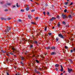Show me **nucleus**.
Wrapping results in <instances>:
<instances>
[{
  "label": "nucleus",
  "instance_id": "e433bc0d",
  "mask_svg": "<svg viewBox=\"0 0 75 75\" xmlns=\"http://www.w3.org/2000/svg\"><path fill=\"white\" fill-rule=\"evenodd\" d=\"M9 54H11V55H13V53H12V52H10V53H9Z\"/></svg>",
  "mask_w": 75,
  "mask_h": 75
},
{
  "label": "nucleus",
  "instance_id": "ddd939ff",
  "mask_svg": "<svg viewBox=\"0 0 75 75\" xmlns=\"http://www.w3.org/2000/svg\"><path fill=\"white\" fill-rule=\"evenodd\" d=\"M59 25H60V23L59 22L57 25V26L59 28Z\"/></svg>",
  "mask_w": 75,
  "mask_h": 75
},
{
  "label": "nucleus",
  "instance_id": "9d476101",
  "mask_svg": "<svg viewBox=\"0 0 75 75\" xmlns=\"http://www.w3.org/2000/svg\"><path fill=\"white\" fill-rule=\"evenodd\" d=\"M60 67H61V69L60 71H63V67L61 65H60Z\"/></svg>",
  "mask_w": 75,
  "mask_h": 75
},
{
  "label": "nucleus",
  "instance_id": "f03ea898",
  "mask_svg": "<svg viewBox=\"0 0 75 75\" xmlns=\"http://www.w3.org/2000/svg\"><path fill=\"white\" fill-rule=\"evenodd\" d=\"M58 36L59 37H60L61 38H63V39H64V37H63V35H62L61 34H59L58 35Z\"/></svg>",
  "mask_w": 75,
  "mask_h": 75
},
{
  "label": "nucleus",
  "instance_id": "3c124183",
  "mask_svg": "<svg viewBox=\"0 0 75 75\" xmlns=\"http://www.w3.org/2000/svg\"><path fill=\"white\" fill-rule=\"evenodd\" d=\"M35 18L36 19V20H37L38 18V17H36Z\"/></svg>",
  "mask_w": 75,
  "mask_h": 75
},
{
  "label": "nucleus",
  "instance_id": "cd10ccee",
  "mask_svg": "<svg viewBox=\"0 0 75 75\" xmlns=\"http://www.w3.org/2000/svg\"><path fill=\"white\" fill-rule=\"evenodd\" d=\"M7 5H8V6H10V5H11V4L7 3Z\"/></svg>",
  "mask_w": 75,
  "mask_h": 75
},
{
  "label": "nucleus",
  "instance_id": "bb28decb",
  "mask_svg": "<svg viewBox=\"0 0 75 75\" xmlns=\"http://www.w3.org/2000/svg\"><path fill=\"white\" fill-rule=\"evenodd\" d=\"M56 40L57 42V41H58V38H56Z\"/></svg>",
  "mask_w": 75,
  "mask_h": 75
},
{
  "label": "nucleus",
  "instance_id": "2eb2a0df",
  "mask_svg": "<svg viewBox=\"0 0 75 75\" xmlns=\"http://www.w3.org/2000/svg\"><path fill=\"white\" fill-rule=\"evenodd\" d=\"M1 20H6V19L5 18H1Z\"/></svg>",
  "mask_w": 75,
  "mask_h": 75
},
{
  "label": "nucleus",
  "instance_id": "412c9836",
  "mask_svg": "<svg viewBox=\"0 0 75 75\" xmlns=\"http://www.w3.org/2000/svg\"><path fill=\"white\" fill-rule=\"evenodd\" d=\"M35 61L36 62H37V63H40V62L37 60H36Z\"/></svg>",
  "mask_w": 75,
  "mask_h": 75
},
{
  "label": "nucleus",
  "instance_id": "0e129e2a",
  "mask_svg": "<svg viewBox=\"0 0 75 75\" xmlns=\"http://www.w3.org/2000/svg\"><path fill=\"white\" fill-rule=\"evenodd\" d=\"M73 50H74V51H75V48L73 49Z\"/></svg>",
  "mask_w": 75,
  "mask_h": 75
},
{
  "label": "nucleus",
  "instance_id": "c9c22d12",
  "mask_svg": "<svg viewBox=\"0 0 75 75\" xmlns=\"http://www.w3.org/2000/svg\"><path fill=\"white\" fill-rule=\"evenodd\" d=\"M10 19H11V18H7L8 20H10Z\"/></svg>",
  "mask_w": 75,
  "mask_h": 75
},
{
  "label": "nucleus",
  "instance_id": "69168bd1",
  "mask_svg": "<svg viewBox=\"0 0 75 75\" xmlns=\"http://www.w3.org/2000/svg\"><path fill=\"white\" fill-rule=\"evenodd\" d=\"M60 75H63V73H61V74H60Z\"/></svg>",
  "mask_w": 75,
  "mask_h": 75
},
{
  "label": "nucleus",
  "instance_id": "4468645a",
  "mask_svg": "<svg viewBox=\"0 0 75 75\" xmlns=\"http://www.w3.org/2000/svg\"><path fill=\"white\" fill-rule=\"evenodd\" d=\"M55 54H56L55 52H52L51 53V55H54Z\"/></svg>",
  "mask_w": 75,
  "mask_h": 75
},
{
  "label": "nucleus",
  "instance_id": "7c9ffc66",
  "mask_svg": "<svg viewBox=\"0 0 75 75\" xmlns=\"http://www.w3.org/2000/svg\"><path fill=\"white\" fill-rule=\"evenodd\" d=\"M57 18H58V19H59V16H57Z\"/></svg>",
  "mask_w": 75,
  "mask_h": 75
},
{
  "label": "nucleus",
  "instance_id": "1a4fd4ad",
  "mask_svg": "<svg viewBox=\"0 0 75 75\" xmlns=\"http://www.w3.org/2000/svg\"><path fill=\"white\" fill-rule=\"evenodd\" d=\"M39 57V55H37V56L35 55H33V57Z\"/></svg>",
  "mask_w": 75,
  "mask_h": 75
},
{
  "label": "nucleus",
  "instance_id": "09e8293b",
  "mask_svg": "<svg viewBox=\"0 0 75 75\" xmlns=\"http://www.w3.org/2000/svg\"><path fill=\"white\" fill-rule=\"evenodd\" d=\"M43 13L44 14V15H45V12H44Z\"/></svg>",
  "mask_w": 75,
  "mask_h": 75
},
{
  "label": "nucleus",
  "instance_id": "4c0bfd02",
  "mask_svg": "<svg viewBox=\"0 0 75 75\" xmlns=\"http://www.w3.org/2000/svg\"><path fill=\"white\" fill-rule=\"evenodd\" d=\"M31 23L33 24H35V23L34 22H31Z\"/></svg>",
  "mask_w": 75,
  "mask_h": 75
},
{
  "label": "nucleus",
  "instance_id": "dca6fc26",
  "mask_svg": "<svg viewBox=\"0 0 75 75\" xmlns=\"http://www.w3.org/2000/svg\"><path fill=\"white\" fill-rule=\"evenodd\" d=\"M69 62H70V63L71 64H72V60H71V59H69Z\"/></svg>",
  "mask_w": 75,
  "mask_h": 75
},
{
  "label": "nucleus",
  "instance_id": "423d86ee",
  "mask_svg": "<svg viewBox=\"0 0 75 75\" xmlns=\"http://www.w3.org/2000/svg\"><path fill=\"white\" fill-rule=\"evenodd\" d=\"M28 18H29V19H31L32 17L31 16V15H30V14L28 15Z\"/></svg>",
  "mask_w": 75,
  "mask_h": 75
},
{
  "label": "nucleus",
  "instance_id": "8fccbe9b",
  "mask_svg": "<svg viewBox=\"0 0 75 75\" xmlns=\"http://www.w3.org/2000/svg\"><path fill=\"white\" fill-rule=\"evenodd\" d=\"M6 74L7 75H10V74H8V73H6Z\"/></svg>",
  "mask_w": 75,
  "mask_h": 75
},
{
  "label": "nucleus",
  "instance_id": "5fc2aeb1",
  "mask_svg": "<svg viewBox=\"0 0 75 75\" xmlns=\"http://www.w3.org/2000/svg\"><path fill=\"white\" fill-rule=\"evenodd\" d=\"M13 8H14V7H16V6H13Z\"/></svg>",
  "mask_w": 75,
  "mask_h": 75
},
{
  "label": "nucleus",
  "instance_id": "4be33fe9",
  "mask_svg": "<svg viewBox=\"0 0 75 75\" xmlns=\"http://www.w3.org/2000/svg\"><path fill=\"white\" fill-rule=\"evenodd\" d=\"M21 64L22 65V66H24V64H23V62H21Z\"/></svg>",
  "mask_w": 75,
  "mask_h": 75
},
{
  "label": "nucleus",
  "instance_id": "c756f323",
  "mask_svg": "<svg viewBox=\"0 0 75 75\" xmlns=\"http://www.w3.org/2000/svg\"><path fill=\"white\" fill-rule=\"evenodd\" d=\"M68 2L64 3V4L65 5H67V4H68Z\"/></svg>",
  "mask_w": 75,
  "mask_h": 75
},
{
  "label": "nucleus",
  "instance_id": "393cba45",
  "mask_svg": "<svg viewBox=\"0 0 75 75\" xmlns=\"http://www.w3.org/2000/svg\"><path fill=\"white\" fill-rule=\"evenodd\" d=\"M21 12H24V9H21Z\"/></svg>",
  "mask_w": 75,
  "mask_h": 75
},
{
  "label": "nucleus",
  "instance_id": "79ce46f5",
  "mask_svg": "<svg viewBox=\"0 0 75 75\" xmlns=\"http://www.w3.org/2000/svg\"><path fill=\"white\" fill-rule=\"evenodd\" d=\"M55 70H56V71H58V69L57 68L55 69Z\"/></svg>",
  "mask_w": 75,
  "mask_h": 75
},
{
  "label": "nucleus",
  "instance_id": "de8ad7c7",
  "mask_svg": "<svg viewBox=\"0 0 75 75\" xmlns=\"http://www.w3.org/2000/svg\"><path fill=\"white\" fill-rule=\"evenodd\" d=\"M64 47H65V48L67 49V46H64Z\"/></svg>",
  "mask_w": 75,
  "mask_h": 75
},
{
  "label": "nucleus",
  "instance_id": "603ef678",
  "mask_svg": "<svg viewBox=\"0 0 75 75\" xmlns=\"http://www.w3.org/2000/svg\"><path fill=\"white\" fill-rule=\"evenodd\" d=\"M45 31H46L47 30V28H45Z\"/></svg>",
  "mask_w": 75,
  "mask_h": 75
},
{
  "label": "nucleus",
  "instance_id": "680f3d73",
  "mask_svg": "<svg viewBox=\"0 0 75 75\" xmlns=\"http://www.w3.org/2000/svg\"><path fill=\"white\" fill-rule=\"evenodd\" d=\"M35 3H36V4H39L38 3H37L36 2H35Z\"/></svg>",
  "mask_w": 75,
  "mask_h": 75
},
{
  "label": "nucleus",
  "instance_id": "ea45409f",
  "mask_svg": "<svg viewBox=\"0 0 75 75\" xmlns=\"http://www.w3.org/2000/svg\"><path fill=\"white\" fill-rule=\"evenodd\" d=\"M35 43V44H37V41H35L34 42Z\"/></svg>",
  "mask_w": 75,
  "mask_h": 75
},
{
  "label": "nucleus",
  "instance_id": "58836bf2",
  "mask_svg": "<svg viewBox=\"0 0 75 75\" xmlns=\"http://www.w3.org/2000/svg\"><path fill=\"white\" fill-rule=\"evenodd\" d=\"M66 42H67V43H69V40H66Z\"/></svg>",
  "mask_w": 75,
  "mask_h": 75
},
{
  "label": "nucleus",
  "instance_id": "0eeeda50",
  "mask_svg": "<svg viewBox=\"0 0 75 75\" xmlns=\"http://www.w3.org/2000/svg\"><path fill=\"white\" fill-rule=\"evenodd\" d=\"M72 69H69V68H68V72H69V73H71V71H72Z\"/></svg>",
  "mask_w": 75,
  "mask_h": 75
},
{
  "label": "nucleus",
  "instance_id": "774afa93",
  "mask_svg": "<svg viewBox=\"0 0 75 75\" xmlns=\"http://www.w3.org/2000/svg\"><path fill=\"white\" fill-rule=\"evenodd\" d=\"M65 75H67V73H66L65 74Z\"/></svg>",
  "mask_w": 75,
  "mask_h": 75
},
{
  "label": "nucleus",
  "instance_id": "7ed1b4c3",
  "mask_svg": "<svg viewBox=\"0 0 75 75\" xmlns=\"http://www.w3.org/2000/svg\"><path fill=\"white\" fill-rule=\"evenodd\" d=\"M44 68H45V67H44L42 68L39 67L38 68V70H40V71H42L43 69H44Z\"/></svg>",
  "mask_w": 75,
  "mask_h": 75
},
{
  "label": "nucleus",
  "instance_id": "f3484780",
  "mask_svg": "<svg viewBox=\"0 0 75 75\" xmlns=\"http://www.w3.org/2000/svg\"><path fill=\"white\" fill-rule=\"evenodd\" d=\"M52 50H55V48L54 46H53L52 47H51Z\"/></svg>",
  "mask_w": 75,
  "mask_h": 75
},
{
  "label": "nucleus",
  "instance_id": "6e6552de",
  "mask_svg": "<svg viewBox=\"0 0 75 75\" xmlns=\"http://www.w3.org/2000/svg\"><path fill=\"white\" fill-rule=\"evenodd\" d=\"M55 18L54 17H52L51 19H50V21H53L54 20H55Z\"/></svg>",
  "mask_w": 75,
  "mask_h": 75
},
{
  "label": "nucleus",
  "instance_id": "c03bdc74",
  "mask_svg": "<svg viewBox=\"0 0 75 75\" xmlns=\"http://www.w3.org/2000/svg\"><path fill=\"white\" fill-rule=\"evenodd\" d=\"M18 75H20V73H19V72H18L17 73Z\"/></svg>",
  "mask_w": 75,
  "mask_h": 75
},
{
  "label": "nucleus",
  "instance_id": "a18cd8bd",
  "mask_svg": "<svg viewBox=\"0 0 75 75\" xmlns=\"http://www.w3.org/2000/svg\"><path fill=\"white\" fill-rule=\"evenodd\" d=\"M18 21H19V22H21V19H19L18 20Z\"/></svg>",
  "mask_w": 75,
  "mask_h": 75
},
{
  "label": "nucleus",
  "instance_id": "aec40b11",
  "mask_svg": "<svg viewBox=\"0 0 75 75\" xmlns=\"http://www.w3.org/2000/svg\"><path fill=\"white\" fill-rule=\"evenodd\" d=\"M1 51L3 53H5V52H6V51H3V50H1Z\"/></svg>",
  "mask_w": 75,
  "mask_h": 75
},
{
  "label": "nucleus",
  "instance_id": "f8f14e48",
  "mask_svg": "<svg viewBox=\"0 0 75 75\" xmlns=\"http://www.w3.org/2000/svg\"><path fill=\"white\" fill-rule=\"evenodd\" d=\"M68 17L69 18H72V16L71 15H69L68 16Z\"/></svg>",
  "mask_w": 75,
  "mask_h": 75
},
{
  "label": "nucleus",
  "instance_id": "6e6d98bb",
  "mask_svg": "<svg viewBox=\"0 0 75 75\" xmlns=\"http://www.w3.org/2000/svg\"><path fill=\"white\" fill-rule=\"evenodd\" d=\"M5 11H8V9H5Z\"/></svg>",
  "mask_w": 75,
  "mask_h": 75
},
{
  "label": "nucleus",
  "instance_id": "39448f33",
  "mask_svg": "<svg viewBox=\"0 0 75 75\" xmlns=\"http://www.w3.org/2000/svg\"><path fill=\"white\" fill-rule=\"evenodd\" d=\"M21 61H24L25 60V58H24V57H21Z\"/></svg>",
  "mask_w": 75,
  "mask_h": 75
},
{
  "label": "nucleus",
  "instance_id": "72a5a7b5",
  "mask_svg": "<svg viewBox=\"0 0 75 75\" xmlns=\"http://www.w3.org/2000/svg\"><path fill=\"white\" fill-rule=\"evenodd\" d=\"M49 35H52V33H49Z\"/></svg>",
  "mask_w": 75,
  "mask_h": 75
},
{
  "label": "nucleus",
  "instance_id": "13d9d810",
  "mask_svg": "<svg viewBox=\"0 0 75 75\" xmlns=\"http://www.w3.org/2000/svg\"><path fill=\"white\" fill-rule=\"evenodd\" d=\"M3 2H0L1 4H3Z\"/></svg>",
  "mask_w": 75,
  "mask_h": 75
},
{
  "label": "nucleus",
  "instance_id": "6ab92c4d",
  "mask_svg": "<svg viewBox=\"0 0 75 75\" xmlns=\"http://www.w3.org/2000/svg\"><path fill=\"white\" fill-rule=\"evenodd\" d=\"M62 24H64V25H65V24H66V23H65V22L64 21L62 22Z\"/></svg>",
  "mask_w": 75,
  "mask_h": 75
},
{
  "label": "nucleus",
  "instance_id": "b1692460",
  "mask_svg": "<svg viewBox=\"0 0 75 75\" xmlns=\"http://www.w3.org/2000/svg\"><path fill=\"white\" fill-rule=\"evenodd\" d=\"M58 66H59V65H58V64H57L55 65V67H58Z\"/></svg>",
  "mask_w": 75,
  "mask_h": 75
},
{
  "label": "nucleus",
  "instance_id": "864d4df0",
  "mask_svg": "<svg viewBox=\"0 0 75 75\" xmlns=\"http://www.w3.org/2000/svg\"><path fill=\"white\" fill-rule=\"evenodd\" d=\"M50 14V13H49V12H47V14Z\"/></svg>",
  "mask_w": 75,
  "mask_h": 75
},
{
  "label": "nucleus",
  "instance_id": "20e7f679",
  "mask_svg": "<svg viewBox=\"0 0 75 75\" xmlns=\"http://www.w3.org/2000/svg\"><path fill=\"white\" fill-rule=\"evenodd\" d=\"M62 16L63 18V19H65L66 17H67V16L66 15H64L63 14H62Z\"/></svg>",
  "mask_w": 75,
  "mask_h": 75
},
{
  "label": "nucleus",
  "instance_id": "37998d69",
  "mask_svg": "<svg viewBox=\"0 0 75 75\" xmlns=\"http://www.w3.org/2000/svg\"><path fill=\"white\" fill-rule=\"evenodd\" d=\"M73 2L71 3L70 4V5H72V4H73Z\"/></svg>",
  "mask_w": 75,
  "mask_h": 75
},
{
  "label": "nucleus",
  "instance_id": "a19ab883",
  "mask_svg": "<svg viewBox=\"0 0 75 75\" xmlns=\"http://www.w3.org/2000/svg\"><path fill=\"white\" fill-rule=\"evenodd\" d=\"M37 71V69H36L35 70V72H36Z\"/></svg>",
  "mask_w": 75,
  "mask_h": 75
},
{
  "label": "nucleus",
  "instance_id": "5701e85b",
  "mask_svg": "<svg viewBox=\"0 0 75 75\" xmlns=\"http://www.w3.org/2000/svg\"><path fill=\"white\" fill-rule=\"evenodd\" d=\"M16 6H17V7H20L19 5H18V3H17L16 4Z\"/></svg>",
  "mask_w": 75,
  "mask_h": 75
},
{
  "label": "nucleus",
  "instance_id": "9b49d317",
  "mask_svg": "<svg viewBox=\"0 0 75 75\" xmlns=\"http://www.w3.org/2000/svg\"><path fill=\"white\" fill-rule=\"evenodd\" d=\"M50 48V47H45L46 50H48Z\"/></svg>",
  "mask_w": 75,
  "mask_h": 75
},
{
  "label": "nucleus",
  "instance_id": "f257e3e1",
  "mask_svg": "<svg viewBox=\"0 0 75 75\" xmlns=\"http://www.w3.org/2000/svg\"><path fill=\"white\" fill-rule=\"evenodd\" d=\"M7 27V28L6 29L2 31V33L4 34H6V37H8L9 35L8 33V32H9V31L11 29V28L10 27H8V26Z\"/></svg>",
  "mask_w": 75,
  "mask_h": 75
},
{
  "label": "nucleus",
  "instance_id": "e2e57ef3",
  "mask_svg": "<svg viewBox=\"0 0 75 75\" xmlns=\"http://www.w3.org/2000/svg\"><path fill=\"white\" fill-rule=\"evenodd\" d=\"M52 38L53 40H54V38H53V37H52Z\"/></svg>",
  "mask_w": 75,
  "mask_h": 75
},
{
  "label": "nucleus",
  "instance_id": "2f4dec72",
  "mask_svg": "<svg viewBox=\"0 0 75 75\" xmlns=\"http://www.w3.org/2000/svg\"><path fill=\"white\" fill-rule=\"evenodd\" d=\"M12 50H13V51H15V49H14V47H12Z\"/></svg>",
  "mask_w": 75,
  "mask_h": 75
},
{
  "label": "nucleus",
  "instance_id": "4d7b16f0",
  "mask_svg": "<svg viewBox=\"0 0 75 75\" xmlns=\"http://www.w3.org/2000/svg\"><path fill=\"white\" fill-rule=\"evenodd\" d=\"M32 47H33V45H31L30 46V48H32Z\"/></svg>",
  "mask_w": 75,
  "mask_h": 75
},
{
  "label": "nucleus",
  "instance_id": "052dcab7",
  "mask_svg": "<svg viewBox=\"0 0 75 75\" xmlns=\"http://www.w3.org/2000/svg\"><path fill=\"white\" fill-rule=\"evenodd\" d=\"M6 61H8V59H6Z\"/></svg>",
  "mask_w": 75,
  "mask_h": 75
},
{
  "label": "nucleus",
  "instance_id": "338daca9",
  "mask_svg": "<svg viewBox=\"0 0 75 75\" xmlns=\"http://www.w3.org/2000/svg\"><path fill=\"white\" fill-rule=\"evenodd\" d=\"M52 29H54V27L53 26Z\"/></svg>",
  "mask_w": 75,
  "mask_h": 75
},
{
  "label": "nucleus",
  "instance_id": "a878e982",
  "mask_svg": "<svg viewBox=\"0 0 75 75\" xmlns=\"http://www.w3.org/2000/svg\"><path fill=\"white\" fill-rule=\"evenodd\" d=\"M40 57L42 58H44V56H43V55L42 54L40 55Z\"/></svg>",
  "mask_w": 75,
  "mask_h": 75
},
{
  "label": "nucleus",
  "instance_id": "a211bd4d",
  "mask_svg": "<svg viewBox=\"0 0 75 75\" xmlns=\"http://www.w3.org/2000/svg\"><path fill=\"white\" fill-rule=\"evenodd\" d=\"M29 8L28 7H27L26 8V11H28V10H29Z\"/></svg>",
  "mask_w": 75,
  "mask_h": 75
},
{
  "label": "nucleus",
  "instance_id": "473e14b6",
  "mask_svg": "<svg viewBox=\"0 0 75 75\" xmlns=\"http://www.w3.org/2000/svg\"><path fill=\"white\" fill-rule=\"evenodd\" d=\"M36 73H37V74H40V72L39 71H37Z\"/></svg>",
  "mask_w": 75,
  "mask_h": 75
},
{
  "label": "nucleus",
  "instance_id": "49530a36",
  "mask_svg": "<svg viewBox=\"0 0 75 75\" xmlns=\"http://www.w3.org/2000/svg\"><path fill=\"white\" fill-rule=\"evenodd\" d=\"M70 52H73V50H70Z\"/></svg>",
  "mask_w": 75,
  "mask_h": 75
},
{
  "label": "nucleus",
  "instance_id": "f704fd0d",
  "mask_svg": "<svg viewBox=\"0 0 75 75\" xmlns=\"http://www.w3.org/2000/svg\"><path fill=\"white\" fill-rule=\"evenodd\" d=\"M67 9H65L64 10V11L65 13H66V12H67Z\"/></svg>",
  "mask_w": 75,
  "mask_h": 75
},
{
  "label": "nucleus",
  "instance_id": "c85d7f7f",
  "mask_svg": "<svg viewBox=\"0 0 75 75\" xmlns=\"http://www.w3.org/2000/svg\"><path fill=\"white\" fill-rule=\"evenodd\" d=\"M31 11V12H33V11H35V9H33V10H32Z\"/></svg>",
  "mask_w": 75,
  "mask_h": 75
},
{
  "label": "nucleus",
  "instance_id": "bf43d9fd",
  "mask_svg": "<svg viewBox=\"0 0 75 75\" xmlns=\"http://www.w3.org/2000/svg\"><path fill=\"white\" fill-rule=\"evenodd\" d=\"M6 55L7 56H9V55H8V54H7V53H6Z\"/></svg>",
  "mask_w": 75,
  "mask_h": 75
}]
</instances>
